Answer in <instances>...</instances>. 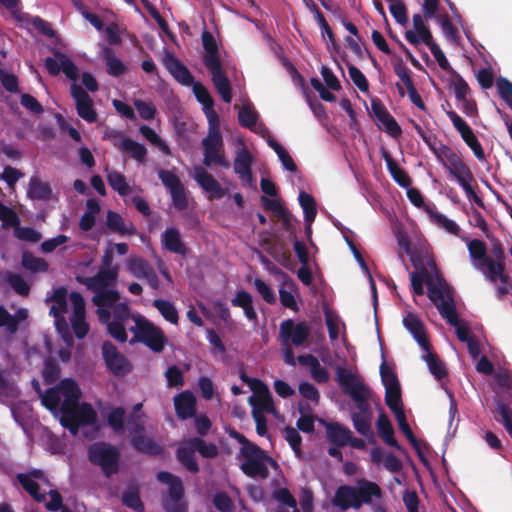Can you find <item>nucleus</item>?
<instances>
[{"mask_svg": "<svg viewBox=\"0 0 512 512\" xmlns=\"http://www.w3.org/2000/svg\"><path fill=\"white\" fill-rule=\"evenodd\" d=\"M429 298L437 307L440 315L452 326L456 327L457 338L461 342H469L474 339L470 335V328L460 323L454 303L453 294L448 286L432 285L429 287Z\"/></svg>", "mask_w": 512, "mask_h": 512, "instance_id": "1", "label": "nucleus"}, {"mask_svg": "<svg viewBox=\"0 0 512 512\" xmlns=\"http://www.w3.org/2000/svg\"><path fill=\"white\" fill-rule=\"evenodd\" d=\"M240 454L244 461L240 465L241 471L250 478L266 479L269 476L268 466L277 469L279 465L258 445L241 447Z\"/></svg>", "mask_w": 512, "mask_h": 512, "instance_id": "2", "label": "nucleus"}, {"mask_svg": "<svg viewBox=\"0 0 512 512\" xmlns=\"http://www.w3.org/2000/svg\"><path fill=\"white\" fill-rule=\"evenodd\" d=\"M380 375L385 389L400 387L396 373L386 364V362H382L380 365Z\"/></svg>", "mask_w": 512, "mask_h": 512, "instance_id": "60", "label": "nucleus"}, {"mask_svg": "<svg viewBox=\"0 0 512 512\" xmlns=\"http://www.w3.org/2000/svg\"><path fill=\"white\" fill-rule=\"evenodd\" d=\"M248 402L253 409H259L263 414L264 412L270 414L276 413L275 404L270 391L258 397L250 396Z\"/></svg>", "mask_w": 512, "mask_h": 512, "instance_id": "43", "label": "nucleus"}, {"mask_svg": "<svg viewBox=\"0 0 512 512\" xmlns=\"http://www.w3.org/2000/svg\"><path fill=\"white\" fill-rule=\"evenodd\" d=\"M114 145L116 148L129 153L130 156L137 162H145L147 156V149L143 144L131 138H124L120 143H115Z\"/></svg>", "mask_w": 512, "mask_h": 512, "instance_id": "33", "label": "nucleus"}, {"mask_svg": "<svg viewBox=\"0 0 512 512\" xmlns=\"http://www.w3.org/2000/svg\"><path fill=\"white\" fill-rule=\"evenodd\" d=\"M349 77L355 84V86L362 92H367L369 89V83L362 71L355 65L348 63Z\"/></svg>", "mask_w": 512, "mask_h": 512, "instance_id": "61", "label": "nucleus"}, {"mask_svg": "<svg viewBox=\"0 0 512 512\" xmlns=\"http://www.w3.org/2000/svg\"><path fill=\"white\" fill-rule=\"evenodd\" d=\"M131 445L138 452L153 456H158L163 451L160 445L155 443L152 439L146 437L144 433L132 436Z\"/></svg>", "mask_w": 512, "mask_h": 512, "instance_id": "35", "label": "nucleus"}, {"mask_svg": "<svg viewBox=\"0 0 512 512\" xmlns=\"http://www.w3.org/2000/svg\"><path fill=\"white\" fill-rule=\"evenodd\" d=\"M153 306L160 312L162 317L172 324H177L179 315L176 307L168 300L155 299Z\"/></svg>", "mask_w": 512, "mask_h": 512, "instance_id": "46", "label": "nucleus"}, {"mask_svg": "<svg viewBox=\"0 0 512 512\" xmlns=\"http://www.w3.org/2000/svg\"><path fill=\"white\" fill-rule=\"evenodd\" d=\"M17 480L22 488L37 502L45 500L44 494L40 492L39 484L29 475L24 473L17 474Z\"/></svg>", "mask_w": 512, "mask_h": 512, "instance_id": "41", "label": "nucleus"}, {"mask_svg": "<svg viewBox=\"0 0 512 512\" xmlns=\"http://www.w3.org/2000/svg\"><path fill=\"white\" fill-rule=\"evenodd\" d=\"M413 27L415 31L408 30L405 32V39L411 44V45H418L420 43V39L417 34L422 32L424 29L427 28V26L424 23L423 17L420 14H414L413 15Z\"/></svg>", "mask_w": 512, "mask_h": 512, "instance_id": "57", "label": "nucleus"}, {"mask_svg": "<svg viewBox=\"0 0 512 512\" xmlns=\"http://www.w3.org/2000/svg\"><path fill=\"white\" fill-rule=\"evenodd\" d=\"M202 44L205 50V55L203 56L204 66L210 67L222 64L219 56L218 44L212 33L209 31H204L202 33Z\"/></svg>", "mask_w": 512, "mask_h": 512, "instance_id": "28", "label": "nucleus"}, {"mask_svg": "<svg viewBox=\"0 0 512 512\" xmlns=\"http://www.w3.org/2000/svg\"><path fill=\"white\" fill-rule=\"evenodd\" d=\"M496 87L499 93V96L506 102V104L512 110V83L506 78L500 77L496 81Z\"/></svg>", "mask_w": 512, "mask_h": 512, "instance_id": "64", "label": "nucleus"}, {"mask_svg": "<svg viewBox=\"0 0 512 512\" xmlns=\"http://www.w3.org/2000/svg\"><path fill=\"white\" fill-rule=\"evenodd\" d=\"M447 170L449 174L456 179L459 185L461 184V181L474 180V176L472 174L471 169L463 161H460L459 163L450 167Z\"/></svg>", "mask_w": 512, "mask_h": 512, "instance_id": "56", "label": "nucleus"}, {"mask_svg": "<svg viewBox=\"0 0 512 512\" xmlns=\"http://www.w3.org/2000/svg\"><path fill=\"white\" fill-rule=\"evenodd\" d=\"M497 413L500 419L496 418V420L502 423L506 431L512 437V409L505 403H499L497 405Z\"/></svg>", "mask_w": 512, "mask_h": 512, "instance_id": "63", "label": "nucleus"}, {"mask_svg": "<svg viewBox=\"0 0 512 512\" xmlns=\"http://www.w3.org/2000/svg\"><path fill=\"white\" fill-rule=\"evenodd\" d=\"M0 220L2 227L7 229L11 227H18L20 224V218L18 214L10 207L4 205L0 201Z\"/></svg>", "mask_w": 512, "mask_h": 512, "instance_id": "55", "label": "nucleus"}, {"mask_svg": "<svg viewBox=\"0 0 512 512\" xmlns=\"http://www.w3.org/2000/svg\"><path fill=\"white\" fill-rule=\"evenodd\" d=\"M195 180L200 187L209 192L213 198L220 199L224 197L225 190L220 183L204 168L198 167L195 169Z\"/></svg>", "mask_w": 512, "mask_h": 512, "instance_id": "23", "label": "nucleus"}, {"mask_svg": "<svg viewBox=\"0 0 512 512\" xmlns=\"http://www.w3.org/2000/svg\"><path fill=\"white\" fill-rule=\"evenodd\" d=\"M475 268L482 272L486 279L492 283L498 280L503 284L508 282L509 277L505 273L504 262L494 261L493 258L489 257L484 262L477 263Z\"/></svg>", "mask_w": 512, "mask_h": 512, "instance_id": "20", "label": "nucleus"}, {"mask_svg": "<svg viewBox=\"0 0 512 512\" xmlns=\"http://www.w3.org/2000/svg\"><path fill=\"white\" fill-rule=\"evenodd\" d=\"M88 459L96 466H99L105 475L109 478L119 471V450L106 442H96L88 448Z\"/></svg>", "mask_w": 512, "mask_h": 512, "instance_id": "5", "label": "nucleus"}, {"mask_svg": "<svg viewBox=\"0 0 512 512\" xmlns=\"http://www.w3.org/2000/svg\"><path fill=\"white\" fill-rule=\"evenodd\" d=\"M385 403L393 413L403 411L401 387L385 389Z\"/></svg>", "mask_w": 512, "mask_h": 512, "instance_id": "54", "label": "nucleus"}, {"mask_svg": "<svg viewBox=\"0 0 512 512\" xmlns=\"http://www.w3.org/2000/svg\"><path fill=\"white\" fill-rule=\"evenodd\" d=\"M81 396L82 392L76 380L64 378L56 386L48 388L40 398L43 406L54 412L60 410L62 397L63 401H67Z\"/></svg>", "mask_w": 512, "mask_h": 512, "instance_id": "6", "label": "nucleus"}, {"mask_svg": "<svg viewBox=\"0 0 512 512\" xmlns=\"http://www.w3.org/2000/svg\"><path fill=\"white\" fill-rule=\"evenodd\" d=\"M70 91L76 102L77 114L88 123L95 122L97 120V112L94 109L93 101L89 94L76 83L71 85Z\"/></svg>", "mask_w": 512, "mask_h": 512, "instance_id": "13", "label": "nucleus"}, {"mask_svg": "<svg viewBox=\"0 0 512 512\" xmlns=\"http://www.w3.org/2000/svg\"><path fill=\"white\" fill-rule=\"evenodd\" d=\"M376 428L380 438L384 441V443L399 451H402V447L399 445L394 436L392 423L383 411L378 416Z\"/></svg>", "mask_w": 512, "mask_h": 512, "instance_id": "31", "label": "nucleus"}, {"mask_svg": "<svg viewBox=\"0 0 512 512\" xmlns=\"http://www.w3.org/2000/svg\"><path fill=\"white\" fill-rule=\"evenodd\" d=\"M309 325L302 321L295 323L292 319L284 320L279 327V336L283 345L302 346L310 337Z\"/></svg>", "mask_w": 512, "mask_h": 512, "instance_id": "9", "label": "nucleus"}, {"mask_svg": "<svg viewBox=\"0 0 512 512\" xmlns=\"http://www.w3.org/2000/svg\"><path fill=\"white\" fill-rule=\"evenodd\" d=\"M333 506L339 508L342 511H346L350 508L358 510L361 508V502L357 496V487L351 485L339 486L332 498Z\"/></svg>", "mask_w": 512, "mask_h": 512, "instance_id": "16", "label": "nucleus"}, {"mask_svg": "<svg viewBox=\"0 0 512 512\" xmlns=\"http://www.w3.org/2000/svg\"><path fill=\"white\" fill-rule=\"evenodd\" d=\"M102 354L107 368L113 375L123 377L132 371L133 367L129 360L111 342L103 343Z\"/></svg>", "mask_w": 512, "mask_h": 512, "instance_id": "10", "label": "nucleus"}, {"mask_svg": "<svg viewBox=\"0 0 512 512\" xmlns=\"http://www.w3.org/2000/svg\"><path fill=\"white\" fill-rule=\"evenodd\" d=\"M118 267L102 268L96 275L91 277H77V281L84 284L88 289L97 292L107 289L118 277Z\"/></svg>", "mask_w": 512, "mask_h": 512, "instance_id": "14", "label": "nucleus"}, {"mask_svg": "<svg viewBox=\"0 0 512 512\" xmlns=\"http://www.w3.org/2000/svg\"><path fill=\"white\" fill-rule=\"evenodd\" d=\"M123 505L134 510L135 512H144V504L140 497V492L137 487L129 488L124 491L121 497Z\"/></svg>", "mask_w": 512, "mask_h": 512, "instance_id": "45", "label": "nucleus"}, {"mask_svg": "<svg viewBox=\"0 0 512 512\" xmlns=\"http://www.w3.org/2000/svg\"><path fill=\"white\" fill-rule=\"evenodd\" d=\"M77 400H80V398L62 401L60 407V411L62 414L60 418V423L64 428L68 429L73 435L77 434L80 428V424L77 420L74 411Z\"/></svg>", "mask_w": 512, "mask_h": 512, "instance_id": "26", "label": "nucleus"}, {"mask_svg": "<svg viewBox=\"0 0 512 512\" xmlns=\"http://www.w3.org/2000/svg\"><path fill=\"white\" fill-rule=\"evenodd\" d=\"M47 300L53 302L49 313L55 318L57 325L59 326L60 321L66 324L63 314L67 311V289L63 286L58 287Z\"/></svg>", "mask_w": 512, "mask_h": 512, "instance_id": "29", "label": "nucleus"}, {"mask_svg": "<svg viewBox=\"0 0 512 512\" xmlns=\"http://www.w3.org/2000/svg\"><path fill=\"white\" fill-rule=\"evenodd\" d=\"M336 380L342 391L351 397V399L357 396L369 392V388L363 383L360 376L352 373L343 367H338L336 370Z\"/></svg>", "mask_w": 512, "mask_h": 512, "instance_id": "11", "label": "nucleus"}, {"mask_svg": "<svg viewBox=\"0 0 512 512\" xmlns=\"http://www.w3.org/2000/svg\"><path fill=\"white\" fill-rule=\"evenodd\" d=\"M231 304L234 307L242 308L248 320H257V313L253 306V298L249 292L245 290L237 291L236 296L231 300Z\"/></svg>", "mask_w": 512, "mask_h": 512, "instance_id": "34", "label": "nucleus"}, {"mask_svg": "<svg viewBox=\"0 0 512 512\" xmlns=\"http://www.w3.org/2000/svg\"><path fill=\"white\" fill-rule=\"evenodd\" d=\"M424 282L427 284L428 288L434 285L426 268L423 267L420 272L411 273V286L414 294L418 296L424 294Z\"/></svg>", "mask_w": 512, "mask_h": 512, "instance_id": "50", "label": "nucleus"}, {"mask_svg": "<svg viewBox=\"0 0 512 512\" xmlns=\"http://www.w3.org/2000/svg\"><path fill=\"white\" fill-rule=\"evenodd\" d=\"M211 74L213 85L222 100L225 103H230L232 100V88L228 77L225 75L222 64L206 67Z\"/></svg>", "mask_w": 512, "mask_h": 512, "instance_id": "19", "label": "nucleus"}, {"mask_svg": "<svg viewBox=\"0 0 512 512\" xmlns=\"http://www.w3.org/2000/svg\"><path fill=\"white\" fill-rule=\"evenodd\" d=\"M372 416L351 413V420L355 430L367 440H374V432L371 427Z\"/></svg>", "mask_w": 512, "mask_h": 512, "instance_id": "38", "label": "nucleus"}, {"mask_svg": "<svg viewBox=\"0 0 512 512\" xmlns=\"http://www.w3.org/2000/svg\"><path fill=\"white\" fill-rule=\"evenodd\" d=\"M397 422H398V425H399V429L401 430V432L405 435V437L407 438V440L409 441V443L414 447V448H417L418 446V441L410 427V425L408 424L407 422V418H406V415H405V412L404 410L403 411H397L396 413H393Z\"/></svg>", "mask_w": 512, "mask_h": 512, "instance_id": "58", "label": "nucleus"}, {"mask_svg": "<svg viewBox=\"0 0 512 512\" xmlns=\"http://www.w3.org/2000/svg\"><path fill=\"white\" fill-rule=\"evenodd\" d=\"M310 1H311V4H309L308 7H309L310 11L314 14V18H315L316 22L318 23L319 27L321 28L322 33L327 35L330 44L334 48H336L337 42H336L335 35H334L331 27L329 26L328 22L326 21L323 13L320 11L318 6L312 0H310Z\"/></svg>", "mask_w": 512, "mask_h": 512, "instance_id": "44", "label": "nucleus"}, {"mask_svg": "<svg viewBox=\"0 0 512 512\" xmlns=\"http://www.w3.org/2000/svg\"><path fill=\"white\" fill-rule=\"evenodd\" d=\"M202 147L203 164L206 167L216 165L226 169L230 168L231 164L225 155L221 131H217L215 128L210 129L207 136L202 140Z\"/></svg>", "mask_w": 512, "mask_h": 512, "instance_id": "8", "label": "nucleus"}, {"mask_svg": "<svg viewBox=\"0 0 512 512\" xmlns=\"http://www.w3.org/2000/svg\"><path fill=\"white\" fill-rule=\"evenodd\" d=\"M298 200L303 209L305 221L307 223L313 222L317 215L316 202L313 196L305 191H301Z\"/></svg>", "mask_w": 512, "mask_h": 512, "instance_id": "47", "label": "nucleus"}, {"mask_svg": "<svg viewBox=\"0 0 512 512\" xmlns=\"http://www.w3.org/2000/svg\"><path fill=\"white\" fill-rule=\"evenodd\" d=\"M127 268L133 276L141 279L147 274L152 266L142 257H130L127 261Z\"/></svg>", "mask_w": 512, "mask_h": 512, "instance_id": "51", "label": "nucleus"}, {"mask_svg": "<svg viewBox=\"0 0 512 512\" xmlns=\"http://www.w3.org/2000/svg\"><path fill=\"white\" fill-rule=\"evenodd\" d=\"M104 60L107 65V73L109 75L119 77L125 73V65L116 57L112 48L107 47L104 49Z\"/></svg>", "mask_w": 512, "mask_h": 512, "instance_id": "39", "label": "nucleus"}, {"mask_svg": "<svg viewBox=\"0 0 512 512\" xmlns=\"http://www.w3.org/2000/svg\"><path fill=\"white\" fill-rule=\"evenodd\" d=\"M382 158L386 162L387 169L392 177V179L401 187L408 188L411 185V178L403 170L397 162L392 158L391 154L386 150L382 149L381 152Z\"/></svg>", "mask_w": 512, "mask_h": 512, "instance_id": "30", "label": "nucleus"}, {"mask_svg": "<svg viewBox=\"0 0 512 512\" xmlns=\"http://www.w3.org/2000/svg\"><path fill=\"white\" fill-rule=\"evenodd\" d=\"M357 496L361 502V507L365 505H372L374 500H382L383 490L373 481L365 478L356 480Z\"/></svg>", "mask_w": 512, "mask_h": 512, "instance_id": "18", "label": "nucleus"}, {"mask_svg": "<svg viewBox=\"0 0 512 512\" xmlns=\"http://www.w3.org/2000/svg\"><path fill=\"white\" fill-rule=\"evenodd\" d=\"M403 325L413 335L419 346L424 350H428L430 342L422 321L415 314L408 313L403 318Z\"/></svg>", "mask_w": 512, "mask_h": 512, "instance_id": "22", "label": "nucleus"}, {"mask_svg": "<svg viewBox=\"0 0 512 512\" xmlns=\"http://www.w3.org/2000/svg\"><path fill=\"white\" fill-rule=\"evenodd\" d=\"M426 212L429 214L431 220L434 221L438 226L444 228L450 234L455 236L459 235L460 227L456 222L447 218L444 214L429 207L426 208Z\"/></svg>", "mask_w": 512, "mask_h": 512, "instance_id": "40", "label": "nucleus"}, {"mask_svg": "<svg viewBox=\"0 0 512 512\" xmlns=\"http://www.w3.org/2000/svg\"><path fill=\"white\" fill-rule=\"evenodd\" d=\"M27 195L32 200L47 201L52 198L53 192L47 182L33 176L29 180Z\"/></svg>", "mask_w": 512, "mask_h": 512, "instance_id": "32", "label": "nucleus"}, {"mask_svg": "<svg viewBox=\"0 0 512 512\" xmlns=\"http://www.w3.org/2000/svg\"><path fill=\"white\" fill-rule=\"evenodd\" d=\"M140 133L145 137L153 145L158 146V148L165 154L170 155L171 150L170 147L160 138V136L149 126L142 125L140 127Z\"/></svg>", "mask_w": 512, "mask_h": 512, "instance_id": "53", "label": "nucleus"}, {"mask_svg": "<svg viewBox=\"0 0 512 512\" xmlns=\"http://www.w3.org/2000/svg\"><path fill=\"white\" fill-rule=\"evenodd\" d=\"M107 182L109 186L122 197L131 193V187L127 183L125 176L117 170L108 172Z\"/></svg>", "mask_w": 512, "mask_h": 512, "instance_id": "37", "label": "nucleus"}, {"mask_svg": "<svg viewBox=\"0 0 512 512\" xmlns=\"http://www.w3.org/2000/svg\"><path fill=\"white\" fill-rule=\"evenodd\" d=\"M75 414L80 425H92L97 420V414L89 403L79 404V400L76 401Z\"/></svg>", "mask_w": 512, "mask_h": 512, "instance_id": "42", "label": "nucleus"}, {"mask_svg": "<svg viewBox=\"0 0 512 512\" xmlns=\"http://www.w3.org/2000/svg\"><path fill=\"white\" fill-rule=\"evenodd\" d=\"M371 109L376 121L378 122V126L387 134L394 138H397L402 134L400 125L389 113L380 99L373 98L371 100Z\"/></svg>", "mask_w": 512, "mask_h": 512, "instance_id": "12", "label": "nucleus"}, {"mask_svg": "<svg viewBox=\"0 0 512 512\" xmlns=\"http://www.w3.org/2000/svg\"><path fill=\"white\" fill-rule=\"evenodd\" d=\"M253 156L246 147H242L236 151L234 159V172L239 176L244 186H252L253 173H252Z\"/></svg>", "mask_w": 512, "mask_h": 512, "instance_id": "15", "label": "nucleus"}, {"mask_svg": "<svg viewBox=\"0 0 512 512\" xmlns=\"http://www.w3.org/2000/svg\"><path fill=\"white\" fill-rule=\"evenodd\" d=\"M468 251L474 267H476L477 263L484 262L490 257L487 255L485 242L479 239H472L468 243Z\"/></svg>", "mask_w": 512, "mask_h": 512, "instance_id": "49", "label": "nucleus"}, {"mask_svg": "<svg viewBox=\"0 0 512 512\" xmlns=\"http://www.w3.org/2000/svg\"><path fill=\"white\" fill-rule=\"evenodd\" d=\"M204 458H215L219 454L218 447L214 443H207L201 437L187 439L176 450L177 460L192 474L199 472V465L195 458V452Z\"/></svg>", "mask_w": 512, "mask_h": 512, "instance_id": "3", "label": "nucleus"}, {"mask_svg": "<svg viewBox=\"0 0 512 512\" xmlns=\"http://www.w3.org/2000/svg\"><path fill=\"white\" fill-rule=\"evenodd\" d=\"M320 422L325 426L326 438L331 444L337 447L348 445L351 434L349 428L342 424L326 422L325 420H320Z\"/></svg>", "mask_w": 512, "mask_h": 512, "instance_id": "24", "label": "nucleus"}, {"mask_svg": "<svg viewBox=\"0 0 512 512\" xmlns=\"http://www.w3.org/2000/svg\"><path fill=\"white\" fill-rule=\"evenodd\" d=\"M161 244L168 252L183 257H185L188 252V248L181 238L179 229L175 227H169L162 233Z\"/></svg>", "mask_w": 512, "mask_h": 512, "instance_id": "21", "label": "nucleus"}, {"mask_svg": "<svg viewBox=\"0 0 512 512\" xmlns=\"http://www.w3.org/2000/svg\"><path fill=\"white\" fill-rule=\"evenodd\" d=\"M156 479L163 484L168 485V498L163 500L162 507L165 512H187L188 504L183 500L185 490L182 480L168 472L160 471Z\"/></svg>", "mask_w": 512, "mask_h": 512, "instance_id": "7", "label": "nucleus"}, {"mask_svg": "<svg viewBox=\"0 0 512 512\" xmlns=\"http://www.w3.org/2000/svg\"><path fill=\"white\" fill-rule=\"evenodd\" d=\"M174 406L177 416L186 420L195 415L196 399L190 392L185 391L175 397Z\"/></svg>", "mask_w": 512, "mask_h": 512, "instance_id": "27", "label": "nucleus"}, {"mask_svg": "<svg viewBox=\"0 0 512 512\" xmlns=\"http://www.w3.org/2000/svg\"><path fill=\"white\" fill-rule=\"evenodd\" d=\"M106 225L110 231L121 236H133L137 234V229L132 222L126 223L125 219L119 213L112 210L107 212Z\"/></svg>", "mask_w": 512, "mask_h": 512, "instance_id": "25", "label": "nucleus"}, {"mask_svg": "<svg viewBox=\"0 0 512 512\" xmlns=\"http://www.w3.org/2000/svg\"><path fill=\"white\" fill-rule=\"evenodd\" d=\"M163 65L180 84L191 86L194 83V77L189 69L173 53L165 54Z\"/></svg>", "mask_w": 512, "mask_h": 512, "instance_id": "17", "label": "nucleus"}, {"mask_svg": "<svg viewBox=\"0 0 512 512\" xmlns=\"http://www.w3.org/2000/svg\"><path fill=\"white\" fill-rule=\"evenodd\" d=\"M29 24L32 25V27L40 34L48 38H54L56 36V31L53 29L51 23L44 20L40 16L31 17Z\"/></svg>", "mask_w": 512, "mask_h": 512, "instance_id": "62", "label": "nucleus"}, {"mask_svg": "<svg viewBox=\"0 0 512 512\" xmlns=\"http://www.w3.org/2000/svg\"><path fill=\"white\" fill-rule=\"evenodd\" d=\"M120 299V293L114 289H103L95 292L92 299L97 307H111Z\"/></svg>", "mask_w": 512, "mask_h": 512, "instance_id": "48", "label": "nucleus"}, {"mask_svg": "<svg viewBox=\"0 0 512 512\" xmlns=\"http://www.w3.org/2000/svg\"><path fill=\"white\" fill-rule=\"evenodd\" d=\"M22 266L31 272H46L49 267L43 258L35 257L29 252L23 253Z\"/></svg>", "mask_w": 512, "mask_h": 512, "instance_id": "52", "label": "nucleus"}, {"mask_svg": "<svg viewBox=\"0 0 512 512\" xmlns=\"http://www.w3.org/2000/svg\"><path fill=\"white\" fill-rule=\"evenodd\" d=\"M212 503L219 512H234V503L226 492H216L213 496Z\"/></svg>", "mask_w": 512, "mask_h": 512, "instance_id": "59", "label": "nucleus"}, {"mask_svg": "<svg viewBox=\"0 0 512 512\" xmlns=\"http://www.w3.org/2000/svg\"><path fill=\"white\" fill-rule=\"evenodd\" d=\"M134 321L135 326L130 328L134 337L130 343L139 342L155 353L162 352L168 342L162 329L142 315L135 316Z\"/></svg>", "mask_w": 512, "mask_h": 512, "instance_id": "4", "label": "nucleus"}, {"mask_svg": "<svg viewBox=\"0 0 512 512\" xmlns=\"http://www.w3.org/2000/svg\"><path fill=\"white\" fill-rule=\"evenodd\" d=\"M426 351V355L424 356V360L428 366L430 373L437 379L442 380L447 377L448 372L444 365V363L440 360L439 356L430 351V347Z\"/></svg>", "mask_w": 512, "mask_h": 512, "instance_id": "36", "label": "nucleus"}]
</instances>
